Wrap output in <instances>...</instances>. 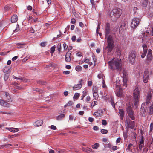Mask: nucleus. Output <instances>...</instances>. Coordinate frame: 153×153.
Masks as SVG:
<instances>
[{"instance_id":"f257e3e1","label":"nucleus","mask_w":153,"mask_h":153,"mask_svg":"<svg viewBox=\"0 0 153 153\" xmlns=\"http://www.w3.org/2000/svg\"><path fill=\"white\" fill-rule=\"evenodd\" d=\"M110 25L107 23L105 30V36L106 39L107 38V46L105 49L108 53L111 52L112 51L114 47V41L112 36L111 35H108L110 33Z\"/></svg>"},{"instance_id":"cd10ccee","label":"nucleus","mask_w":153,"mask_h":153,"mask_svg":"<svg viewBox=\"0 0 153 153\" xmlns=\"http://www.w3.org/2000/svg\"><path fill=\"white\" fill-rule=\"evenodd\" d=\"M65 116V115L64 114H62L60 115H59L57 117V120H60L62 118H64Z\"/></svg>"},{"instance_id":"de8ad7c7","label":"nucleus","mask_w":153,"mask_h":153,"mask_svg":"<svg viewBox=\"0 0 153 153\" xmlns=\"http://www.w3.org/2000/svg\"><path fill=\"white\" fill-rule=\"evenodd\" d=\"M14 88L15 89H21V88L18 86V84L17 83L15 85Z\"/></svg>"},{"instance_id":"72a5a7b5","label":"nucleus","mask_w":153,"mask_h":153,"mask_svg":"<svg viewBox=\"0 0 153 153\" xmlns=\"http://www.w3.org/2000/svg\"><path fill=\"white\" fill-rule=\"evenodd\" d=\"M93 94L97 93L98 89L96 87H94L92 90Z\"/></svg>"},{"instance_id":"6ab92c4d","label":"nucleus","mask_w":153,"mask_h":153,"mask_svg":"<svg viewBox=\"0 0 153 153\" xmlns=\"http://www.w3.org/2000/svg\"><path fill=\"white\" fill-rule=\"evenodd\" d=\"M17 16L16 15H13L12 16L11 19V21L12 23L15 22L17 21Z\"/></svg>"},{"instance_id":"4be33fe9","label":"nucleus","mask_w":153,"mask_h":153,"mask_svg":"<svg viewBox=\"0 0 153 153\" xmlns=\"http://www.w3.org/2000/svg\"><path fill=\"white\" fill-rule=\"evenodd\" d=\"M70 54L71 53H67L65 56V61L68 62H69L71 61L70 58Z\"/></svg>"},{"instance_id":"79ce46f5","label":"nucleus","mask_w":153,"mask_h":153,"mask_svg":"<svg viewBox=\"0 0 153 153\" xmlns=\"http://www.w3.org/2000/svg\"><path fill=\"white\" fill-rule=\"evenodd\" d=\"M102 123L103 125H106L107 124V123L106 121L105 120H103L102 121Z\"/></svg>"},{"instance_id":"7ed1b4c3","label":"nucleus","mask_w":153,"mask_h":153,"mask_svg":"<svg viewBox=\"0 0 153 153\" xmlns=\"http://www.w3.org/2000/svg\"><path fill=\"white\" fill-rule=\"evenodd\" d=\"M122 13V10L120 8H114L111 12V17L113 21H115L120 17Z\"/></svg>"},{"instance_id":"c9c22d12","label":"nucleus","mask_w":153,"mask_h":153,"mask_svg":"<svg viewBox=\"0 0 153 153\" xmlns=\"http://www.w3.org/2000/svg\"><path fill=\"white\" fill-rule=\"evenodd\" d=\"M55 45L53 46L51 48V53H53L55 50Z\"/></svg>"},{"instance_id":"a878e982","label":"nucleus","mask_w":153,"mask_h":153,"mask_svg":"<svg viewBox=\"0 0 153 153\" xmlns=\"http://www.w3.org/2000/svg\"><path fill=\"white\" fill-rule=\"evenodd\" d=\"M119 113L121 119H123L124 116V111L122 109H119Z\"/></svg>"},{"instance_id":"ea45409f","label":"nucleus","mask_w":153,"mask_h":153,"mask_svg":"<svg viewBox=\"0 0 153 153\" xmlns=\"http://www.w3.org/2000/svg\"><path fill=\"white\" fill-rule=\"evenodd\" d=\"M101 132L102 134H106L107 133L108 131H107V130H106V129H102L101 130Z\"/></svg>"},{"instance_id":"a18cd8bd","label":"nucleus","mask_w":153,"mask_h":153,"mask_svg":"<svg viewBox=\"0 0 153 153\" xmlns=\"http://www.w3.org/2000/svg\"><path fill=\"white\" fill-rule=\"evenodd\" d=\"M150 130L149 131L150 132H151L153 130V123H152L150 125Z\"/></svg>"},{"instance_id":"2f4dec72","label":"nucleus","mask_w":153,"mask_h":153,"mask_svg":"<svg viewBox=\"0 0 153 153\" xmlns=\"http://www.w3.org/2000/svg\"><path fill=\"white\" fill-rule=\"evenodd\" d=\"M57 49L59 53H60L61 49V45L60 43H59L57 46Z\"/></svg>"},{"instance_id":"c756f323","label":"nucleus","mask_w":153,"mask_h":153,"mask_svg":"<svg viewBox=\"0 0 153 153\" xmlns=\"http://www.w3.org/2000/svg\"><path fill=\"white\" fill-rule=\"evenodd\" d=\"M99 144L96 143L94 145H92V147L93 149H96L99 147Z\"/></svg>"},{"instance_id":"2eb2a0df","label":"nucleus","mask_w":153,"mask_h":153,"mask_svg":"<svg viewBox=\"0 0 153 153\" xmlns=\"http://www.w3.org/2000/svg\"><path fill=\"white\" fill-rule=\"evenodd\" d=\"M152 51L151 49H149L147 56V60L148 62H150L152 58Z\"/></svg>"},{"instance_id":"473e14b6","label":"nucleus","mask_w":153,"mask_h":153,"mask_svg":"<svg viewBox=\"0 0 153 153\" xmlns=\"http://www.w3.org/2000/svg\"><path fill=\"white\" fill-rule=\"evenodd\" d=\"M123 86L126 87L127 85L126 83L127 82V79L126 78L123 77Z\"/></svg>"},{"instance_id":"58836bf2","label":"nucleus","mask_w":153,"mask_h":153,"mask_svg":"<svg viewBox=\"0 0 153 153\" xmlns=\"http://www.w3.org/2000/svg\"><path fill=\"white\" fill-rule=\"evenodd\" d=\"M97 104H98V103L97 101H94L91 103V106L92 107H93L94 106L97 105Z\"/></svg>"},{"instance_id":"49530a36","label":"nucleus","mask_w":153,"mask_h":153,"mask_svg":"<svg viewBox=\"0 0 153 153\" xmlns=\"http://www.w3.org/2000/svg\"><path fill=\"white\" fill-rule=\"evenodd\" d=\"M49 127H50V128L53 130H56V127L54 125H52L50 127L49 126Z\"/></svg>"},{"instance_id":"1a4fd4ad","label":"nucleus","mask_w":153,"mask_h":153,"mask_svg":"<svg viewBox=\"0 0 153 153\" xmlns=\"http://www.w3.org/2000/svg\"><path fill=\"white\" fill-rule=\"evenodd\" d=\"M115 90L116 94L118 97H120L122 96V91L119 86L117 85L115 88Z\"/></svg>"},{"instance_id":"c85d7f7f","label":"nucleus","mask_w":153,"mask_h":153,"mask_svg":"<svg viewBox=\"0 0 153 153\" xmlns=\"http://www.w3.org/2000/svg\"><path fill=\"white\" fill-rule=\"evenodd\" d=\"M87 91H84L82 92V94L81 96V100H82L87 95Z\"/></svg>"},{"instance_id":"e433bc0d","label":"nucleus","mask_w":153,"mask_h":153,"mask_svg":"<svg viewBox=\"0 0 153 153\" xmlns=\"http://www.w3.org/2000/svg\"><path fill=\"white\" fill-rule=\"evenodd\" d=\"M93 96L94 98L96 100L98 98V95L97 93H93Z\"/></svg>"},{"instance_id":"a19ab883","label":"nucleus","mask_w":153,"mask_h":153,"mask_svg":"<svg viewBox=\"0 0 153 153\" xmlns=\"http://www.w3.org/2000/svg\"><path fill=\"white\" fill-rule=\"evenodd\" d=\"M126 149H127V150H128L129 151H130L131 152L133 153L136 152V151L135 150H134V151L132 149H131L128 146Z\"/></svg>"},{"instance_id":"9d476101","label":"nucleus","mask_w":153,"mask_h":153,"mask_svg":"<svg viewBox=\"0 0 153 153\" xmlns=\"http://www.w3.org/2000/svg\"><path fill=\"white\" fill-rule=\"evenodd\" d=\"M3 98L6 101L11 102L13 101L11 97L9 94L8 92H5L4 94Z\"/></svg>"},{"instance_id":"412c9836","label":"nucleus","mask_w":153,"mask_h":153,"mask_svg":"<svg viewBox=\"0 0 153 153\" xmlns=\"http://www.w3.org/2000/svg\"><path fill=\"white\" fill-rule=\"evenodd\" d=\"M6 129L9 130V131L13 132H17L19 130L17 128H6Z\"/></svg>"},{"instance_id":"338daca9","label":"nucleus","mask_w":153,"mask_h":153,"mask_svg":"<svg viewBox=\"0 0 153 153\" xmlns=\"http://www.w3.org/2000/svg\"><path fill=\"white\" fill-rule=\"evenodd\" d=\"M150 111H153V105H152L150 107Z\"/></svg>"},{"instance_id":"680f3d73","label":"nucleus","mask_w":153,"mask_h":153,"mask_svg":"<svg viewBox=\"0 0 153 153\" xmlns=\"http://www.w3.org/2000/svg\"><path fill=\"white\" fill-rule=\"evenodd\" d=\"M93 129L94 130L97 131L98 130L99 127L97 126H94Z\"/></svg>"},{"instance_id":"052dcab7","label":"nucleus","mask_w":153,"mask_h":153,"mask_svg":"<svg viewBox=\"0 0 153 153\" xmlns=\"http://www.w3.org/2000/svg\"><path fill=\"white\" fill-rule=\"evenodd\" d=\"M76 55L77 56H78V57H80L82 56V53L81 52H77V53H76Z\"/></svg>"},{"instance_id":"5701e85b","label":"nucleus","mask_w":153,"mask_h":153,"mask_svg":"<svg viewBox=\"0 0 153 153\" xmlns=\"http://www.w3.org/2000/svg\"><path fill=\"white\" fill-rule=\"evenodd\" d=\"M144 146V140L142 139L139 142V148L140 150H141L142 148Z\"/></svg>"},{"instance_id":"f3484780","label":"nucleus","mask_w":153,"mask_h":153,"mask_svg":"<svg viewBox=\"0 0 153 153\" xmlns=\"http://www.w3.org/2000/svg\"><path fill=\"white\" fill-rule=\"evenodd\" d=\"M0 105L4 107H9L10 106V104L1 99L0 100Z\"/></svg>"},{"instance_id":"bf43d9fd","label":"nucleus","mask_w":153,"mask_h":153,"mask_svg":"<svg viewBox=\"0 0 153 153\" xmlns=\"http://www.w3.org/2000/svg\"><path fill=\"white\" fill-rule=\"evenodd\" d=\"M94 119L93 118L91 117H89L88 118V120L91 122H92L93 121Z\"/></svg>"},{"instance_id":"bb28decb","label":"nucleus","mask_w":153,"mask_h":153,"mask_svg":"<svg viewBox=\"0 0 153 153\" xmlns=\"http://www.w3.org/2000/svg\"><path fill=\"white\" fill-rule=\"evenodd\" d=\"M80 95V94L78 93H76L75 94L74 97H73V99H78Z\"/></svg>"},{"instance_id":"f8f14e48","label":"nucleus","mask_w":153,"mask_h":153,"mask_svg":"<svg viewBox=\"0 0 153 153\" xmlns=\"http://www.w3.org/2000/svg\"><path fill=\"white\" fill-rule=\"evenodd\" d=\"M149 35V32L147 31H146V32L142 33V35H141V37L142 39V42H143L147 41L149 40L148 36Z\"/></svg>"},{"instance_id":"4c0bfd02","label":"nucleus","mask_w":153,"mask_h":153,"mask_svg":"<svg viewBox=\"0 0 153 153\" xmlns=\"http://www.w3.org/2000/svg\"><path fill=\"white\" fill-rule=\"evenodd\" d=\"M73 104V102L72 101H69L68 103L66 104L65 105V106H71Z\"/></svg>"},{"instance_id":"6e6d98bb","label":"nucleus","mask_w":153,"mask_h":153,"mask_svg":"<svg viewBox=\"0 0 153 153\" xmlns=\"http://www.w3.org/2000/svg\"><path fill=\"white\" fill-rule=\"evenodd\" d=\"M70 72L69 71H64L63 72L65 74H70Z\"/></svg>"},{"instance_id":"0e129e2a","label":"nucleus","mask_w":153,"mask_h":153,"mask_svg":"<svg viewBox=\"0 0 153 153\" xmlns=\"http://www.w3.org/2000/svg\"><path fill=\"white\" fill-rule=\"evenodd\" d=\"M76 36H73L72 37L71 40L73 42L75 41L76 40Z\"/></svg>"},{"instance_id":"e2e57ef3","label":"nucleus","mask_w":153,"mask_h":153,"mask_svg":"<svg viewBox=\"0 0 153 153\" xmlns=\"http://www.w3.org/2000/svg\"><path fill=\"white\" fill-rule=\"evenodd\" d=\"M102 84H103V85H102L103 88H105V87H106V85H105V82L103 80V81H102Z\"/></svg>"},{"instance_id":"a211bd4d","label":"nucleus","mask_w":153,"mask_h":153,"mask_svg":"<svg viewBox=\"0 0 153 153\" xmlns=\"http://www.w3.org/2000/svg\"><path fill=\"white\" fill-rule=\"evenodd\" d=\"M43 123V121L42 120H39L35 122L34 124L35 126L39 127L41 126Z\"/></svg>"},{"instance_id":"5fc2aeb1","label":"nucleus","mask_w":153,"mask_h":153,"mask_svg":"<svg viewBox=\"0 0 153 153\" xmlns=\"http://www.w3.org/2000/svg\"><path fill=\"white\" fill-rule=\"evenodd\" d=\"M24 44H25V43L23 42H21L18 43V46H19L20 48L23 47V46H22V45Z\"/></svg>"},{"instance_id":"39448f33","label":"nucleus","mask_w":153,"mask_h":153,"mask_svg":"<svg viewBox=\"0 0 153 153\" xmlns=\"http://www.w3.org/2000/svg\"><path fill=\"white\" fill-rule=\"evenodd\" d=\"M140 21V20L139 18H134L133 19L131 23V28L133 29L136 28L138 26Z\"/></svg>"},{"instance_id":"393cba45","label":"nucleus","mask_w":153,"mask_h":153,"mask_svg":"<svg viewBox=\"0 0 153 153\" xmlns=\"http://www.w3.org/2000/svg\"><path fill=\"white\" fill-rule=\"evenodd\" d=\"M109 102L111 104L113 107L114 108L115 107V105L114 100L113 98L112 97L109 100Z\"/></svg>"},{"instance_id":"ddd939ff","label":"nucleus","mask_w":153,"mask_h":153,"mask_svg":"<svg viewBox=\"0 0 153 153\" xmlns=\"http://www.w3.org/2000/svg\"><path fill=\"white\" fill-rule=\"evenodd\" d=\"M83 80L81 79L79 82V83L75 85L73 88V90H76L80 89L82 86V83Z\"/></svg>"},{"instance_id":"13d9d810","label":"nucleus","mask_w":153,"mask_h":153,"mask_svg":"<svg viewBox=\"0 0 153 153\" xmlns=\"http://www.w3.org/2000/svg\"><path fill=\"white\" fill-rule=\"evenodd\" d=\"M91 100L90 97L89 96H87L86 97V101L89 102Z\"/></svg>"},{"instance_id":"603ef678","label":"nucleus","mask_w":153,"mask_h":153,"mask_svg":"<svg viewBox=\"0 0 153 153\" xmlns=\"http://www.w3.org/2000/svg\"><path fill=\"white\" fill-rule=\"evenodd\" d=\"M92 82L91 81H89L88 82V86H92Z\"/></svg>"},{"instance_id":"8fccbe9b","label":"nucleus","mask_w":153,"mask_h":153,"mask_svg":"<svg viewBox=\"0 0 153 153\" xmlns=\"http://www.w3.org/2000/svg\"><path fill=\"white\" fill-rule=\"evenodd\" d=\"M123 135L124 138V139H126L127 137V135L126 133L123 132Z\"/></svg>"},{"instance_id":"4d7b16f0","label":"nucleus","mask_w":153,"mask_h":153,"mask_svg":"<svg viewBox=\"0 0 153 153\" xmlns=\"http://www.w3.org/2000/svg\"><path fill=\"white\" fill-rule=\"evenodd\" d=\"M37 30H36V31ZM35 30L33 29V28H30V32L32 33H34Z\"/></svg>"},{"instance_id":"c03bdc74","label":"nucleus","mask_w":153,"mask_h":153,"mask_svg":"<svg viewBox=\"0 0 153 153\" xmlns=\"http://www.w3.org/2000/svg\"><path fill=\"white\" fill-rule=\"evenodd\" d=\"M123 77L126 78L127 74L126 72L125 71V70L123 71Z\"/></svg>"},{"instance_id":"dca6fc26","label":"nucleus","mask_w":153,"mask_h":153,"mask_svg":"<svg viewBox=\"0 0 153 153\" xmlns=\"http://www.w3.org/2000/svg\"><path fill=\"white\" fill-rule=\"evenodd\" d=\"M143 48V52L142 54L141 55V57L142 58H144L147 52V46L145 44H144L142 46Z\"/></svg>"},{"instance_id":"864d4df0","label":"nucleus","mask_w":153,"mask_h":153,"mask_svg":"<svg viewBox=\"0 0 153 153\" xmlns=\"http://www.w3.org/2000/svg\"><path fill=\"white\" fill-rule=\"evenodd\" d=\"M71 22L73 24H74L76 22V20L75 19L72 18L71 20Z\"/></svg>"},{"instance_id":"09e8293b","label":"nucleus","mask_w":153,"mask_h":153,"mask_svg":"<svg viewBox=\"0 0 153 153\" xmlns=\"http://www.w3.org/2000/svg\"><path fill=\"white\" fill-rule=\"evenodd\" d=\"M63 47L64 49L65 50H66L68 48V45L66 43H64L63 44Z\"/></svg>"},{"instance_id":"69168bd1","label":"nucleus","mask_w":153,"mask_h":153,"mask_svg":"<svg viewBox=\"0 0 153 153\" xmlns=\"http://www.w3.org/2000/svg\"><path fill=\"white\" fill-rule=\"evenodd\" d=\"M32 7L30 5L28 6L27 7L28 10H32Z\"/></svg>"},{"instance_id":"9b49d317","label":"nucleus","mask_w":153,"mask_h":153,"mask_svg":"<svg viewBox=\"0 0 153 153\" xmlns=\"http://www.w3.org/2000/svg\"><path fill=\"white\" fill-rule=\"evenodd\" d=\"M149 71L148 69H146L144 71L143 75V80L145 83L148 82L149 77Z\"/></svg>"},{"instance_id":"4468645a","label":"nucleus","mask_w":153,"mask_h":153,"mask_svg":"<svg viewBox=\"0 0 153 153\" xmlns=\"http://www.w3.org/2000/svg\"><path fill=\"white\" fill-rule=\"evenodd\" d=\"M126 123L128 126L129 128H130L131 129L134 128L135 125V123L134 121H131L128 119L127 120Z\"/></svg>"},{"instance_id":"20e7f679","label":"nucleus","mask_w":153,"mask_h":153,"mask_svg":"<svg viewBox=\"0 0 153 153\" xmlns=\"http://www.w3.org/2000/svg\"><path fill=\"white\" fill-rule=\"evenodd\" d=\"M140 89L137 86L135 87L133 93V102L135 106L137 107L139 102Z\"/></svg>"},{"instance_id":"0eeeda50","label":"nucleus","mask_w":153,"mask_h":153,"mask_svg":"<svg viewBox=\"0 0 153 153\" xmlns=\"http://www.w3.org/2000/svg\"><path fill=\"white\" fill-rule=\"evenodd\" d=\"M128 25V23L126 22H122L119 28V33L122 34Z\"/></svg>"},{"instance_id":"37998d69","label":"nucleus","mask_w":153,"mask_h":153,"mask_svg":"<svg viewBox=\"0 0 153 153\" xmlns=\"http://www.w3.org/2000/svg\"><path fill=\"white\" fill-rule=\"evenodd\" d=\"M19 30V25L17 24L15 30L13 31V32H17Z\"/></svg>"},{"instance_id":"b1692460","label":"nucleus","mask_w":153,"mask_h":153,"mask_svg":"<svg viewBox=\"0 0 153 153\" xmlns=\"http://www.w3.org/2000/svg\"><path fill=\"white\" fill-rule=\"evenodd\" d=\"M145 106V104H143V103L142 104L141 106V108H140V111H141V113L142 112L144 113V112H146V109L145 108H146V107L145 108L144 107Z\"/></svg>"},{"instance_id":"423d86ee","label":"nucleus","mask_w":153,"mask_h":153,"mask_svg":"<svg viewBox=\"0 0 153 153\" xmlns=\"http://www.w3.org/2000/svg\"><path fill=\"white\" fill-rule=\"evenodd\" d=\"M127 112L129 118L132 120H134L135 117L133 111L131 106H128L127 108Z\"/></svg>"},{"instance_id":"7c9ffc66","label":"nucleus","mask_w":153,"mask_h":153,"mask_svg":"<svg viewBox=\"0 0 153 153\" xmlns=\"http://www.w3.org/2000/svg\"><path fill=\"white\" fill-rule=\"evenodd\" d=\"M76 70L77 71H81L82 69V67L79 65L77 66L76 68Z\"/></svg>"},{"instance_id":"f03ea898","label":"nucleus","mask_w":153,"mask_h":153,"mask_svg":"<svg viewBox=\"0 0 153 153\" xmlns=\"http://www.w3.org/2000/svg\"><path fill=\"white\" fill-rule=\"evenodd\" d=\"M109 68L112 70H121L122 64L121 60L119 59H114L108 62Z\"/></svg>"},{"instance_id":"aec40b11","label":"nucleus","mask_w":153,"mask_h":153,"mask_svg":"<svg viewBox=\"0 0 153 153\" xmlns=\"http://www.w3.org/2000/svg\"><path fill=\"white\" fill-rule=\"evenodd\" d=\"M152 93L151 92H149L147 96V99L146 101V104H147L149 103L150 100L151 99Z\"/></svg>"},{"instance_id":"774afa93","label":"nucleus","mask_w":153,"mask_h":153,"mask_svg":"<svg viewBox=\"0 0 153 153\" xmlns=\"http://www.w3.org/2000/svg\"><path fill=\"white\" fill-rule=\"evenodd\" d=\"M117 149V146H114L112 147V149L114 151L116 150Z\"/></svg>"},{"instance_id":"6e6552de","label":"nucleus","mask_w":153,"mask_h":153,"mask_svg":"<svg viewBox=\"0 0 153 153\" xmlns=\"http://www.w3.org/2000/svg\"><path fill=\"white\" fill-rule=\"evenodd\" d=\"M136 55V53L133 51L131 52L129 55V60L132 64H133L134 62Z\"/></svg>"},{"instance_id":"f704fd0d","label":"nucleus","mask_w":153,"mask_h":153,"mask_svg":"<svg viewBox=\"0 0 153 153\" xmlns=\"http://www.w3.org/2000/svg\"><path fill=\"white\" fill-rule=\"evenodd\" d=\"M111 145L109 143L107 144H106L104 145V147L105 148H111Z\"/></svg>"},{"instance_id":"3c124183","label":"nucleus","mask_w":153,"mask_h":153,"mask_svg":"<svg viewBox=\"0 0 153 153\" xmlns=\"http://www.w3.org/2000/svg\"><path fill=\"white\" fill-rule=\"evenodd\" d=\"M74 119V116L72 115H70L69 117V120L71 121H72Z\"/></svg>"}]
</instances>
